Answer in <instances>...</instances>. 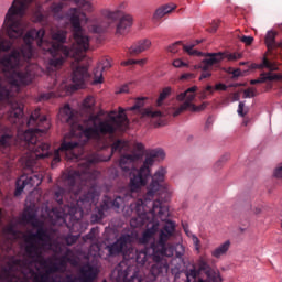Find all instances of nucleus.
I'll return each instance as SVG.
<instances>
[{
	"mask_svg": "<svg viewBox=\"0 0 282 282\" xmlns=\"http://www.w3.org/2000/svg\"><path fill=\"white\" fill-rule=\"evenodd\" d=\"M58 118L61 122H66V124L74 126L76 122V116L74 110L69 107V104H66L63 108L59 109Z\"/></svg>",
	"mask_w": 282,
	"mask_h": 282,
	"instance_id": "nucleus-21",
	"label": "nucleus"
},
{
	"mask_svg": "<svg viewBox=\"0 0 282 282\" xmlns=\"http://www.w3.org/2000/svg\"><path fill=\"white\" fill-rule=\"evenodd\" d=\"M215 91V88L213 86H207L202 93H200V100H206L208 96L213 95Z\"/></svg>",
	"mask_w": 282,
	"mask_h": 282,
	"instance_id": "nucleus-34",
	"label": "nucleus"
},
{
	"mask_svg": "<svg viewBox=\"0 0 282 282\" xmlns=\"http://www.w3.org/2000/svg\"><path fill=\"white\" fill-rule=\"evenodd\" d=\"M152 42L149 39L140 40L139 42L134 43L132 46L128 48V54L130 56H138V54H142V52H147L151 50Z\"/></svg>",
	"mask_w": 282,
	"mask_h": 282,
	"instance_id": "nucleus-19",
	"label": "nucleus"
},
{
	"mask_svg": "<svg viewBox=\"0 0 282 282\" xmlns=\"http://www.w3.org/2000/svg\"><path fill=\"white\" fill-rule=\"evenodd\" d=\"M188 78H195V75L191 73H185L181 76V80H188Z\"/></svg>",
	"mask_w": 282,
	"mask_h": 282,
	"instance_id": "nucleus-52",
	"label": "nucleus"
},
{
	"mask_svg": "<svg viewBox=\"0 0 282 282\" xmlns=\"http://www.w3.org/2000/svg\"><path fill=\"white\" fill-rule=\"evenodd\" d=\"M240 65H246V62L240 63Z\"/></svg>",
	"mask_w": 282,
	"mask_h": 282,
	"instance_id": "nucleus-58",
	"label": "nucleus"
},
{
	"mask_svg": "<svg viewBox=\"0 0 282 282\" xmlns=\"http://www.w3.org/2000/svg\"><path fill=\"white\" fill-rule=\"evenodd\" d=\"M144 100H147L144 97L138 98L134 105L127 109L119 107L117 116H111V113H116L112 111L106 120L100 118L102 112L90 115L88 117V124L90 127L85 128L83 131L84 142L94 140L97 149H109V139H107V135L112 138L116 131H127L129 129V118H127L124 111H138V109H142L144 107Z\"/></svg>",
	"mask_w": 282,
	"mask_h": 282,
	"instance_id": "nucleus-5",
	"label": "nucleus"
},
{
	"mask_svg": "<svg viewBox=\"0 0 282 282\" xmlns=\"http://www.w3.org/2000/svg\"><path fill=\"white\" fill-rule=\"evenodd\" d=\"M195 44H187L183 46V50L189 54V56H202V52L194 50Z\"/></svg>",
	"mask_w": 282,
	"mask_h": 282,
	"instance_id": "nucleus-33",
	"label": "nucleus"
},
{
	"mask_svg": "<svg viewBox=\"0 0 282 282\" xmlns=\"http://www.w3.org/2000/svg\"><path fill=\"white\" fill-rule=\"evenodd\" d=\"M88 254H90V257H94L95 259L100 257V245L98 242H94L93 245H90Z\"/></svg>",
	"mask_w": 282,
	"mask_h": 282,
	"instance_id": "nucleus-31",
	"label": "nucleus"
},
{
	"mask_svg": "<svg viewBox=\"0 0 282 282\" xmlns=\"http://www.w3.org/2000/svg\"><path fill=\"white\" fill-rule=\"evenodd\" d=\"M23 224H32L34 228H37L36 232L29 234L24 236L25 252L30 259H41L43 257V248L50 246L52 241V236L45 227H39V219H36V214L34 212L24 210L22 214Z\"/></svg>",
	"mask_w": 282,
	"mask_h": 282,
	"instance_id": "nucleus-7",
	"label": "nucleus"
},
{
	"mask_svg": "<svg viewBox=\"0 0 282 282\" xmlns=\"http://www.w3.org/2000/svg\"><path fill=\"white\" fill-rule=\"evenodd\" d=\"M232 74H234V76L239 77V76H241V70L236 69V70L232 72Z\"/></svg>",
	"mask_w": 282,
	"mask_h": 282,
	"instance_id": "nucleus-55",
	"label": "nucleus"
},
{
	"mask_svg": "<svg viewBox=\"0 0 282 282\" xmlns=\"http://www.w3.org/2000/svg\"><path fill=\"white\" fill-rule=\"evenodd\" d=\"M97 276L98 267L86 263L79 269V276L67 275L66 282H94Z\"/></svg>",
	"mask_w": 282,
	"mask_h": 282,
	"instance_id": "nucleus-17",
	"label": "nucleus"
},
{
	"mask_svg": "<svg viewBox=\"0 0 282 282\" xmlns=\"http://www.w3.org/2000/svg\"><path fill=\"white\" fill-rule=\"evenodd\" d=\"M243 107H246V104L243 101H240L238 105V116H240V118H243L246 116V113H248V111H243Z\"/></svg>",
	"mask_w": 282,
	"mask_h": 282,
	"instance_id": "nucleus-42",
	"label": "nucleus"
},
{
	"mask_svg": "<svg viewBox=\"0 0 282 282\" xmlns=\"http://www.w3.org/2000/svg\"><path fill=\"white\" fill-rule=\"evenodd\" d=\"M258 69H269L268 73H261L258 79H251L250 85H258L259 83H268L272 80H282L281 74H274L272 72H276L279 67L274 65V63L270 62L267 57L262 58V63L258 66Z\"/></svg>",
	"mask_w": 282,
	"mask_h": 282,
	"instance_id": "nucleus-15",
	"label": "nucleus"
},
{
	"mask_svg": "<svg viewBox=\"0 0 282 282\" xmlns=\"http://www.w3.org/2000/svg\"><path fill=\"white\" fill-rule=\"evenodd\" d=\"M4 232L8 235H17V229H14L13 225H9L4 228Z\"/></svg>",
	"mask_w": 282,
	"mask_h": 282,
	"instance_id": "nucleus-46",
	"label": "nucleus"
},
{
	"mask_svg": "<svg viewBox=\"0 0 282 282\" xmlns=\"http://www.w3.org/2000/svg\"><path fill=\"white\" fill-rule=\"evenodd\" d=\"M50 1H53L48 7L50 14H52L54 19H63V8H65L63 1L65 0H46L45 3H50Z\"/></svg>",
	"mask_w": 282,
	"mask_h": 282,
	"instance_id": "nucleus-22",
	"label": "nucleus"
},
{
	"mask_svg": "<svg viewBox=\"0 0 282 282\" xmlns=\"http://www.w3.org/2000/svg\"><path fill=\"white\" fill-rule=\"evenodd\" d=\"M0 219H1V209H0Z\"/></svg>",
	"mask_w": 282,
	"mask_h": 282,
	"instance_id": "nucleus-59",
	"label": "nucleus"
},
{
	"mask_svg": "<svg viewBox=\"0 0 282 282\" xmlns=\"http://www.w3.org/2000/svg\"><path fill=\"white\" fill-rule=\"evenodd\" d=\"M166 167H159L158 171L152 175V181L151 183L147 186V193L143 196L142 202L143 206H147L148 204H152L154 206L153 197L158 195L159 197H171V187L169 184L164 183L166 180Z\"/></svg>",
	"mask_w": 282,
	"mask_h": 282,
	"instance_id": "nucleus-13",
	"label": "nucleus"
},
{
	"mask_svg": "<svg viewBox=\"0 0 282 282\" xmlns=\"http://www.w3.org/2000/svg\"><path fill=\"white\" fill-rule=\"evenodd\" d=\"M47 263H50V259L43 260L41 265L44 268H47L46 273L41 275V281L46 282L50 279V274H54L55 272H61V268H65V262L61 261L59 263H51L48 267Z\"/></svg>",
	"mask_w": 282,
	"mask_h": 282,
	"instance_id": "nucleus-20",
	"label": "nucleus"
},
{
	"mask_svg": "<svg viewBox=\"0 0 282 282\" xmlns=\"http://www.w3.org/2000/svg\"><path fill=\"white\" fill-rule=\"evenodd\" d=\"M96 237H98V228H91L87 235L83 236V241H96Z\"/></svg>",
	"mask_w": 282,
	"mask_h": 282,
	"instance_id": "nucleus-32",
	"label": "nucleus"
},
{
	"mask_svg": "<svg viewBox=\"0 0 282 282\" xmlns=\"http://www.w3.org/2000/svg\"><path fill=\"white\" fill-rule=\"evenodd\" d=\"M111 67V63L109 62V59H105L102 65H98L95 69H94V80H93V85H100L104 82L102 78V72H105V69Z\"/></svg>",
	"mask_w": 282,
	"mask_h": 282,
	"instance_id": "nucleus-24",
	"label": "nucleus"
},
{
	"mask_svg": "<svg viewBox=\"0 0 282 282\" xmlns=\"http://www.w3.org/2000/svg\"><path fill=\"white\" fill-rule=\"evenodd\" d=\"M183 230H184L185 235H187L188 238H191L192 236L195 235L192 232L191 229H188V226H186V225H183Z\"/></svg>",
	"mask_w": 282,
	"mask_h": 282,
	"instance_id": "nucleus-50",
	"label": "nucleus"
},
{
	"mask_svg": "<svg viewBox=\"0 0 282 282\" xmlns=\"http://www.w3.org/2000/svg\"><path fill=\"white\" fill-rule=\"evenodd\" d=\"M134 149H135L137 151H139L140 153H143V152H144V144H142V143H137L135 147H134Z\"/></svg>",
	"mask_w": 282,
	"mask_h": 282,
	"instance_id": "nucleus-53",
	"label": "nucleus"
},
{
	"mask_svg": "<svg viewBox=\"0 0 282 282\" xmlns=\"http://www.w3.org/2000/svg\"><path fill=\"white\" fill-rule=\"evenodd\" d=\"M241 57V53H224V58L227 61H239Z\"/></svg>",
	"mask_w": 282,
	"mask_h": 282,
	"instance_id": "nucleus-36",
	"label": "nucleus"
},
{
	"mask_svg": "<svg viewBox=\"0 0 282 282\" xmlns=\"http://www.w3.org/2000/svg\"><path fill=\"white\" fill-rule=\"evenodd\" d=\"M122 67H129V65H135V59H127L121 62Z\"/></svg>",
	"mask_w": 282,
	"mask_h": 282,
	"instance_id": "nucleus-47",
	"label": "nucleus"
},
{
	"mask_svg": "<svg viewBox=\"0 0 282 282\" xmlns=\"http://www.w3.org/2000/svg\"><path fill=\"white\" fill-rule=\"evenodd\" d=\"M96 106V99L94 96H88L83 101V109L86 111H94V107Z\"/></svg>",
	"mask_w": 282,
	"mask_h": 282,
	"instance_id": "nucleus-30",
	"label": "nucleus"
},
{
	"mask_svg": "<svg viewBox=\"0 0 282 282\" xmlns=\"http://www.w3.org/2000/svg\"><path fill=\"white\" fill-rule=\"evenodd\" d=\"M175 235V223L167 221L163 228L159 230L158 240L151 242L152 259L154 263L149 270L147 282H153L160 274L169 272L172 274H180L184 267V254H186V247L182 243L171 245L169 241ZM124 262H120L116 268L117 281L119 282H142L140 276V268L126 267Z\"/></svg>",
	"mask_w": 282,
	"mask_h": 282,
	"instance_id": "nucleus-3",
	"label": "nucleus"
},
{
	"mask_svg": "<svg viewBox=\"0 0 282 282\" xmlns=\"http://www.w3.org/2000/svg\"><path fill=\"white\" fill-rule=\"evenodd\" d=\"M257 96V88H247L243 90V98H254Z\"/></svg>",
	"mask_w": 282,
	"mask_h": 282,
	"instance_id": "nucleus-38",
	"label": "nucleus"
},
{
	"mask_svg": "<svg viewBox=\"0 0 282 282\" xmlns=\"http://www.w3.org/2000/svg\"><path fill=\"white\" fill-rule=\"evenodd\" d=\"M176 8H177V6L173 4V3L159 7L154 11V14L152 17L153 23H158V21H160V19H164V17H166V14H171L173 12V10H175Z\"/></svg>",
	"mask_w": 282,
	"mask_h": 282,
	"instance_id": "nucleus-23",
	"label": "nucleus"
},
{
	"mask_svg": "<svg viewBox=\"0 0 282 282\" xmlns=\"http://www.w3.org/2000/svg\"><path fill=\"white\" fill-rule=\"evenodd\" d=\"M148 58L134 59V65H139L140 67H144V64L148 63Z\"/></svg>",
	"mask_w": 282,
	"mask_h": 282,
	"instance_id": "nucleus-49",
	"label": "nucleus"
},
{
	"mask_svg": "<svg viewBox=\"0 0 282 282\" xmlns=\"http://www.w3.org/2000/svg\"><path fill=\"white\" fill-rule=\"evenodd\" d=\"M199 43H200L199 41H196V45H199Z\"/></svg>",
	"mask_w": 282,
	"mask_h": 282,
	"instance_id": "nucleus-57",
	"label": "nucleus"
},
{
	"mask_svg": "<svg viewBox=\"0 0 282 282\" xmlns=\"http://www.w3.org/2000/svg\"><path fill=\"white\" fill-rule=\"evenodd\" d=\"M180 45H182V42H175L167 47V52H171L172 54H177V52H180Z\"/></svg>",
	"mask_w": 282,
	"mask_h": 282,
	"instance_id": "nucleus-39",
	"label": "nucleus"
},
{
	"mask_svg": "<svg viewBox=\"0 0 282 282\" xmlns=\"http://www.w3.org/2000/svg\"><path fill=\"white\" fill-rule=\"evenodd\" d=\"M171 96V87H165L160 93V96L156 100V107H162L164 105V99Z\"/></svg>",
	"mask_w": 282,
	"mask_h": 282,
	"instance_id": "nucleus-29",
	"label": "nucleus"
},
{
	"mask_svg": "<svg viewBox=\"0 0 282 282\" xmlns=\"http://www.w3.org/2000/svg\"><path fill=\"white\" fill-rule=\"evenodd\" d=\"M44 36L45 29H31L23 36L24 44L0 59L3 75L8 80L7 85L0 80V99H7L9 106L7 119L11 124H18L19 129L25 124V117H23V102L17 98V94L21 91V87L30 85L39 74V65L30 64L34 56V41H37L40 50L51 56L46 66L48 72L61 69L67 58H74L76 64H73V69L80 66L87 67V72L89 70V59L85 57L87 51L78 50L76 37L69 47L63 44L67 41V31L65 30L51 32L52 40L56 42L45 41Z\"/></svg>",
	"mask_w": 282,
	"mask_h": 282,
	"instance_id": "nucleus-2",
	"label": "nucleus"
},
{
	"mask_svg": "<svg viewBox=\"0 0 282 282\" xmlns=\"http://www.w3.org/2000/svg\"><path fill=\"white\" fill-rule=\"evenodd\" d=\"M224 53H207L206 58L202 61L199 67L202 69H213V67H219V63L224 61Z\"/></svg>",
	"mask_w": 282,
	"mask_h": 282,
	"instance_id": "nucleus-18",
	"label": "nucleus"
},
{
	"mask_svg": "<svg viewBox=\"0 0 282 282\" xmlns=\"http://www.w3.org/2000/svg\"><path fill=\"white\" fill-rule=\"evenodd\" d=\"M212 69H202V75L199 77V80H204V78H210L213 74L210 73Z\"/></svg>",
	"mask_w": 282,
	"mask_h": 282,
	"instance_id": "nucleus-44",
	"label": "nucleus"
},
{
	"mask_svg": "<svg viewBox=\"0 0 282 282\" xmlns=\"http://www.w3.org/2000/svg\"><path fill=\"white\" fill-rule=\"evenodd\" d=\"M198 269H189L186 271L187 282H221V273L218 270L210 268L208 261L203 256L197 260Z\"/></svg>",
	"mask_w": 282,
	"mask_h": 282,
	"instance_id": "nucleus-14",
	"label": "nucleus"
},
{
	"mask_svg": "<svg viewBox=\"0 0 282 282\" xmlns=\"http://www.w3.org/2000/svg\"><path fill=\"white\" fill-rule=\"evenodd\" d=\"M129 199V195L117 196L113 200L109 197H105L102 205L99 209V216L102 217V212L109 208V204L118 210L123 208L126 217H132L130 220L131 228H142V226H148L147 230L143 231L142 236L139 238V243L147 246L155 239L158 230H160V221H163L162 228L166 226L169 220V206L164 205V202L156 199L152 209L147 208L144 200L137 199L130 204L129 207H124V204Z\"/></svg>",
	"mask_w": 282,
	"mask_h": 282,
	"instance_id": "nucleus-4",
	"label": "nucleus"
},
{
	"mask_svg": "<svg viewBox=\"0 0 282 282\" xmlns=\"http://www.w3.org/2000/svg\"><path fill=\"white\" fill-rule=\"evenodd\" d=\"M88 76L87 66H77L73 69L72 85L67 84V82H62V85L57 88V93H41L37 97L39 102L52 100V98H63L74 94V91H78V89H85V80H87Z\"/></svg>",
	"mask_w": 282,
	"mask_h": 282,
	"instance_id": "nucleus-11",
	"label": "nucleus"
},
{
	"mask_svg": "<svg viewBox=\"0 0 282 282\" xmlns=\"http://www.w3.org/2000/svg\"><path fill=\"white\" fill-rule=\"evenodd\" d=\"M240 41H241V43H245V45H252V43L254 42V37L248 36V35H242V36H240Z\"/></svg>",
	"mask_w": 282,
	"mask_h": 282,
	"instance_id": "nucleus-41",
	"label": "nucleus"
},
{
	"mask_svg": "<svg viewBox=\"0 0 282 282\" xmlns=\"http://www.w3.org/2000/svg\"><path fill=\"white\" fill-rule=\"evenodd\" d=\"M142 158L140 153H132V154H123L119 160V166L123 173H130V181L134 175H138V169L133 164L138 162ZM131 182L129 183V189L131 191L130 186Z\"/></svg>",
	"mask_w": 282,
	"mask_h": 282,
	"instance_id": "nucleus-16",
	"label": "nucleus"
},
{
	"mask_svg": "<svg viewBox=\"0 0 282 282\" xmlns=\"http://www.w3.org/2000/svg\"><path fill=\"white\" fill-rule=\"evenodd\" d=\"M197 86H192L187 88L186 91L177 95L176 99L178 100V102L185 100L180 107L163 111L147 108L142 112V118H164V116H173L175 118L180 116V113H182L183 111H186L187 109L189 111H204V109H206L207 107L206 102H203L200 106H196L195 104H193V100H195Z\"/></svg>",
	"mask_w": 282,
	"mask_h": 282,
	"instance_id": "nucleus-10",
	"label": "nucleus"
},
{
	"mask_svg": "<svg viewBox=\"0 0 282 282\" xmlns=\"http://www.w3.org/2000/svg\"><path fill=\"white\" fill-rule=\"evenodd\" d=\"M230 250V240L225 241L223 245L218 246L216 249L212 251V257L215 259H221L226 252Z\"/></svg>",
	"mask_w": 282,
	"mask_h": 282,
	"instance_id": "nucleus-26",
	"label": "nucleus"
},
{
	"mask_svg": "<svg viewBox=\"0 0 282 282\" xmlns=\"http://www.w3.org/2000/svg\"><path fill=\"white\" fill-rule=\"evenodd\" d=\"M12 47V42L8 39H3V36H0V52H8ZM8 107L10 109V106L8 105V99H0V111H3V107Z\"/></svg>",
	"mask_w": 282,
	"mask_h": 282,
	"instance_id": "nucleus-25",
	"label": "nucleus"
},
{
	"mask_svg": "<svg viewBox=\"0 0 282 282\" xmlns=\"http://www.w3.org/2000/svg\"><path fill=\"white\" fill-rule=\"evenodd\" d=\"M273 177H276V180H281V177H282V165H279L274 169Z\"/></svg>",
	"mask_w": 282,
	"mask_h": 282,
	"instance_id": "nucleus-43",
	"label": "nucleus"
},
{
	"mask_svg": "<svg viewBox=\"0 0 282 282\" xmlns=\"http://www.w3.org/2000/svg\"><path fill=\"white\" fill-rule=\"evenodd\" d=\"M172 65H173V67H176V68L188 67V63H186L180 58L174 59Z\"/></svg>",
	"mask_w": 282,
	"mask_h": 282,
	"instance_id": "nucleus-40",
	"label": "nucleus"
},
{
	"mask_svg": "<svg viewBox=\"0 0 282 282\" xmlns=\"http://www.w3.org/2000/svg\"><path fill=\"white\" fill-rule=\"evenodd\" d=\"M80 238V235H68L65 238V242L67 243V246H74V243H76L78 241V239Z\"/></svg>",
	"mask_w": 282,
	"mask_h": 282,
	"instance_id": "nucleus-37",
	"label": "nucleus"
},
{
	"mask_svg": "<svg viewBox=\"0 0 282 282\" xmlns=\"http://www.w3.org/2000/svg\"><path fill=\"white\" fill-rule=\"evenodd\" d=\"M135 237H138V234H122L116 242L108 245L106 250H108V257L123 254V257H128V259L135 258L137 265H139L141 270H144V265H147V261H149V256L147 249L138 251L133 248Z\"/></svg>",
	"mask_w": 282,
	"mask_h": 282,
	"instance_id": "nucleus-9",
	"label": "nucleus"
},
{
	"mask_svg": "<svg viewBox=\"0 0 282 282\" xmlns=\"http://www.w3.org/2000/svg\"><path fill=\"white\" fill-rule=\"evenodd\" d=\"M276 33L274 31H269L265 35V45L268 50H274L276 47Z\"/></svg>",
	"mask_w": 282,
	"mask_h": 282,
	"instance_id": "nucleus-28",
	"label": "nucleus"
},
{
	"mask_svg": "<svg viewBox=\"0 0 282 282\" xmlns=\"http://www.w3.org/2000/svg\"><path fill=\"white\" fill-rule=\"evenodd\" d=\"M26 124L31 128L29 130H21L18 128L17 138H14V131L9 127V147L15 144L26 151L21 158L22 164H24L25 173L17 180L15 183V197H19L23 193V189L29 186H41L43 182V172L36 171L39 166V160L50 158L53 155L51 166L54 169L58 162H61V155L65 156L68 162H79L78 171L69 170L63 174L64 185L67 191L58 187L55 192V202L59 204V207H54L52 214L57 221H67V217L73 220V230H76L77 226H80L79 232H85L89 223L80 224V218L85 210L89 213L91 210V204H98L100 199V187L96 184V177H98V171L94 170L95 164L98 162H109L113 153H122V151H129V142L124 140H117L111 145V154L102 156L98 153H89L83 159L85 153V144L91 142L96 151H102L106 148L96 147V141L89 139L85 141L83 126H78L79 139L76 140L74 135L66 134L61 143V147L52 152L50 151V144L42 142L41 137L45 135L50 131V120L46 116H41V108H36L30 116Z\"/></svg>",
	"mask_w": 282,
	"mask_h": 282,
	"instance_id": "nucleus-1",
	"label": "nucleus"
},
{
	"mask_svg": "<svg viewBox=\"0 0 282 282\" xmlns=\"http://www.w3.org/2000/svg\"><path fill=\"white\" fill-rule=\"evenodd\" d=\"M217 28H219V20H214L210 32H217Z\"/></svg>",
	"mask_w": 282,
	"mask_h": 282,
	"instance_id": "nucleus-51",
	"label": "nucleus"
},
{
	"mask_svg": "<svg viewBox=\"0 0 282 282\" xmlns=\"http://www.w3.org/2000/svg\"><path fill=\"white\" fill-rule=\"evenodd\" d=\"M102 282H107V280H104Z\"/></svg>",
	"mask_w": 282,
	"mask_h": 282,
	"instance_id": "nucleus-60",
	"label": "nucleus"
},
{
	"mask_svg": "<svg viewBox=\"0 0 282 282\" xmlns=\"http://www.w3.org/2000/svg\"><path fill=\"white\" fill-rule=\"evenodd\" d=\"M164 158H166V153H164L163 149L152 150L145 156L143 165L138 171V175H134L130 181V193H139L140 188L147 186L151 176V166L155 164V160H164Z\"/></svg>",
	"mask_w": 282,
	"mask_h": 282,
	"instance_id": "nucleus-12",
	"label": "nucleus"
},
{
	"mask_svg": "<svg viewBox=\"0 0 282 282\" xmlns=\"http://www.w3.org/2000/svg\"><path fill=\"white\" fill-rule=\"evenodd\" d=\"M213 126V119H207V121H206V129H210V127Z\"/></svg>",
	"mask_w": 282,
	"mask_h": 282,
	"instance_id": "nucleus-54",
	"label": "nucleus"
},
{
	"mask_svg": "<svg viewBox=\"0 0 282 282\" xmlns=\"http://www.w3.org/2000/svg\"><path fill=\"white\" fill-rule=\"evenodd\" d=\"M215 89L216 91H226V89H228V86H226L225 84H216Z\"/></svg>",
	"mask_w": 282,
	"mask_h": 282,
	"instance_id": "nucleus-48",
	"label": "nucleus"
},
{
	"mask_svg": "<svg viewBox=\"0 0 282 282\" xmlns=\"http://www.w3.org/2000/svg\"><path fill=\"white\" fill-rule=\"evenodd\" d=\"M189 239H192V242H193V246H194L196 252H200L202 240H199V238L196 235L192 236Z\"/></svg>",
	"mask_w": 282,
	"mask_h": 282,
	"instance_id": "nucleus-35",
	"label": "nucleus"
},
{
	"mask_svg": "<svg viewBox=\"0 0 282 282\" xmlns=\"http://www.w3.org/2000/svg\"><path fill=\"white\" fill-rule=\"evenodd\" d=\"M131 84H124L122 85L119 90L117 91V94H129V87Z\"/></svg>",
	"mask_w": 282,
	"mask_h": 282,
	"instance_id": "nucleus-45",
	"label": "nucleus"
},
{
	"mask_svg": "<svg viewBox=\"0 0 282 282\" xmlns=\"http://www.w3.org/2000/svg\"><path fill=\"white\" fill-rule=\"evenodd\" d=\"M35 0H13L9 8L2 30H6L9 39H21L23 32L28 29V25L23 22V17L30 8V3H34Z\"/></svg>",
	"mask_w": 282,
	"mask_h": 282,
	"instance_id": "nucleus-8",
	"label": "nucleus"
},
{
	"mask_svg": "<svg viewBox=\"0 0 282 282\" xmlns=\"http://www.w3.org/2000/svg\"><path fill=\"white\" fill-rule=\"evenodd\" d=\"M243 124H245V127H247L248 126V121H243Z\"/></svg>",
	"mask_w": 282,
	"mask_h": 282,
	"instance_id": "nucleus-56",
	"label": "nucleus"
},
{
	"mask_svg": "<svg viewBox=\"0 0 282 282\" xmlns=\"http://www.w3.org/2000/svg\"><path fill=\"white\" fill-rule=\"evenodd\" d=\"M33 19L36 23H43L47 18L43 14V6L35 3V8L32 10Z\"/></svg>",
	"mask_w": 282,
	"mask_h": 282,
	"instance_id": "nucleus-27",
	"label": "nucleus"
},
{
	"mask_svg": "<svg viewBox=\"0 0 282 282\" xmlns=\"http://www.w3.org/2000/svg\"><path fill=\"white\" fill-rule=\"evenodd\" d=\"M124 8H127V3L121 2L115 9H101V18H99L97 23L89 28V32H93V34H104V32H107V30H109V28H111L119 19V22L116 25V36H124L129 34V30L131 29V25H133V17L124 13L122 11Z\"/></svg>",
	"mask_w": 282,
	"mask_h": 282,
	"instance_id": "nucleus-6",
	"label": "nucleus"
}]
</instances>
